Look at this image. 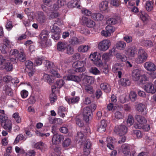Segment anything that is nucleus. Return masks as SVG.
<instances>
[{
    "label": "nucleus",
    "instance_id": "1",
    "mask_svg": "<svg viewBox=\"0 0 156 156\" xmlns=\"http://www.w3.org/2000/svg\"><path fill=\"white\" fill-rule=\"evenodd\" d=\"M135 118L137 122V123H135L134 125V127L135 128L143 129L146 131L150 129V125H145L147 121L144 116L139 115H136L135 116Z\"/></svg>",
    "mask_w": 156,
    "mask_h": 156
},
{
    "label": "nucleus",
    "instance_id": "2",
    "mask_svg": "<svg viewBox=\"0 0 156 156\" xmlns=\"http://www.w3.org/2000/svg\"><path fill=\"white\" fill-rule=\"evenodd\" d=\"M132 78L133 81H138L140 84H143L147 80L146 76L145 74L141 75V71L138 69L133 70Z\"/></svg>",
    "mask_w": 156,
    "mask_h": 156
},
{
    "label": "nucleus",
    "instance_id": "3",
    "mask_svg": "<svg viewBox=\"0 0 156 156\" xmlns=\"http://www.w3.org/2000/svg\"><path fill=\"white\" fill-rule=\"evenodd\" d=\"M147 56L144 50L140 48L138 50V56L135 59V62L137 64L142 63L146 60Z\"/></svg>",
    "mask_w": 156,
    "mask_h": 156
},
{
    "label": "nucleus",
    "instance_id": "4",
    "mask_svg": "<svg viewBox=\"0 0 156 156\" xmlns=\"http://www.w3.org/2000/svg\"><path fill=\"white\" fill-rule=\"evenodd\" d=\"M48 33L46 30H43L40 34V43L41 45L44 47H46L51 45L50 42H48L47 38L48 37Z\"/></svg>",
    "mask_w": 156,
    "mask_h": 156
},
{
    "label": "nucleus",
    "instance_id": "5",
    "mask_svg": "<svg viewBox=\"0 0 156 156\" xmlns=\"http://www.w3.org/2000/svg\"><path fill=\"white\" fill-rule=\"evenodd\" d=\"M114 132L117 134L121 136L126 133L127 129L124 125H118L115 127Z\"/></svg>",
    "mask_w": 156,
    "mask_h": 156
},
{
    "label": "nucleus",
    "instance_id": "6",
    "mask_svg": "<svg viewBox=\"0 0 156 156\" xmlns=\"http://www.w3.org/2000/svg\"><path fill=\"white\" fill-rule=\"evenodd\" d=\"M111 45V42L108 40L105 39L101 41L98 45V48L101 51H106Z\"/></svg>",
    "mask_w": 156,
    "mask_h": 156
},
{
    "label": "nucleus",
    "instance_id": "7",
    "mask_svg": "<svg viewBox=\"0 0 156 156\" xmlns=\"http://www.w3.org/2000/svg\"><path fill=\"white\" fill-rule=\"evenodd\" d=\"M105 29L106 30H102L101 34L102 35L107 37L111 35L115 31V28L114 27L108 25L106 27Z\"/></svg>",
    "mask_w": 156,
    "mask_h": 156
},
{
    "label": "nucleus",
    "instance_id": "8",
    "mask_svg": "<svg viewBox=\"0 0 156 156\" xmlns=\"http://www.w3.org/2000/svg\"><path fill=\"white\" fill-rule=\"evenodd\" d=\"M92 113V110L89 106H87L84 108L83 114L84 120L86 122H89V117L91 116Z\"/></svg>",
    "mask_w": 156,
    "mask_h": 156
},
{
    "label": "nucleus",
    "instance_id": "9",
    "mask_svg": "<svg viewBox=\"0 0 156 156\" xmlns=\"http://www.w3.org/2000/svg\"><path fill=\"white\" fill-rule=\"evenodd\" d=\"M90 58H92L91 59L94 61V64L96 66L99 67L102 66V61L101 59L98 58L97 52L91 54L90 55Z\"/></svg>",
    "mask_w": 156,
    "mask_h": 156
},
{
    "label": "nucleus",
    "instance_id": "10",
    "mask_svg": "<svg viewBox=\"0 0 156 156\" xmlns=\"http://www.w3.org/2000/svg\"><path fill=\"white\" fill-rule=\"evenodd\" d=\"M82 22L88 27H93L95 25V22L90 19L83 16L82 18Z\"/></svg>",
    "mask_w": 156,
    "mask_h": 156
},
{
    "label": "nucleus",
    "instance_id": "11",
    "mask_svg": "<svg viewBox=\"0 0 156 156\" xmlns=\"http://www.w3.org/2000/svg\"><path fill=\"white\" fill-rule=\"evenodd\" d=\"M144 87V90L147 93L154 94L156 91L153 84L150 83L146 84Z\"/></svg>",
    "mask_w": 156,
    "mask_h": 156
},
{
    "label": "nucleus",
    "instance_id": "12",
    "mask_svg": "<svg viewBox=\"0 0 156 156\" xmlns=\"http://www.w3.org/2000/svg\"><path fill=\"white\" fill-rule=\"evenodd\" d=\"M125 51V54L129 57H133L136 54L137 48L135 46H133L129 48Z\"/></svg>",
    "mask_w": 156,
    "mask_h": 156
},
{
    "label": "nucleus",
    "instance_id": "13",
    "mask_svg": "<svg viewBox=\"0 0 156 156\" xmlns=\"http://www.w3.org/2000/svg\"><path fill=\"white\" fill-rule=\"evenodd\" d=\"M63 139V136L56 133L54 134L53 135L52 139V141L53 144H57L60 143Z\"/></svg>",
    "mask_w": 156,
    "mask_h": 156
},
{
    "label": "nucleus",
    "instance_id": "14",
    "mask_svg": "<svg viewBox=\"0 0 156 156\" xmlns=\"http://www.w3.org/2000/svg\"><path fill=\"white\" fill-rule=\"evenodd\" d=\"M144 67L149 71H153L156 70V66L153 62H146L144 64Z\"/></svg>",
    "mask_w": 156,
    "mask_h": 156
},
{
    "label": "nucleus",
    "instance_id": "15",
    "mask_svg": "<svg viewBox=\"0 0 156 156\" xmlns=\"http://www.w3.org/2000/svg\"><path fill=\"white\" fill-rule=\"evenodd\" d=\"M80 0H72L68 3V7L70 8H79L80 6Z\"/></svg>",
    "mask_w": 156,
    "mask_h": 156
},
{
    "label": "nucleus",
    "instance_id": "16",
    "mask_svg": "<svg viewBox=\"0 0 156 156\" xmlns=\"http://www.w3.org/2000/svg\"><path fill=\"white\" fill-rule=\"evenodd\" d=\"M34 147L37 149H39L42 152L44 151L48 147L47 145L42 142L36 143L35 144Z\"/></svg>",
    "mask_w": 156,
    "mask_h": 156
},
{
    "label": "nucleus",
    "instance_id": "17",
    "mask_svg": "<svg viewBox=\"0 0 156 156\" xmlns=\"http://www.w3.org/2000/svg\"><path fill=\"white\" fill-rule=\"evenodd\" d=\"M2 126L6 131L11 132L12 129V124L11 121L9 120L1 125Z\"/></svg>",
    "mask_w": 156,
    "mask_h": 156
},
{
    "label": "nucleus",
    "instance_id": "18",
    "mask_svg": "<svg viewBox=\"0 0 156 156\" xmlns=\"http://www.w3.org/2000/svg\"><path fill=\"white\" fill-rule=\"evenodd\" d=\"M67 43L64 41H59L57 45V49L60 51H64L67 48Z\"/></svg>",
    "mask_w": 156,
    "mask_h": 156
},
{
    "label": "nucleus",
    "instance_id": "19",
    "mask_svg": "<svg viewBox=\"0 0 156 156\" xmlns=\"http://www.w3.org/2000/svg\"><path fill=\"white\" fill-rule=\"evenodd\" d=\"M80 99V98L79 96H76L71 98H69L68 97H66L65 98V100L69 104L77 103L79 101Z\"/></svg>",
    "mask_w": 156,
    "mask_h": 156
},
{
    "label": "nucleus",
    "instance_id": "20",
    "mask_svg": "<svg viewBox=\"0 0 156 156\" xmlns=\"http://www.w3.org/2000/svg\"><path fill=\"white\" fill-rule=\"evenodd\" d=\"M37 21L40 23H43L46 21V17L44 13L42 12L39 11L37 12Z\"/></svg>",
    "mask_w": 156,
    "mask_h": 156
},
{
    "label": "nucleus",
    "instance_id": "21",
    "mask_svg": "<svg viewBox=\"0 0 156 156\" xmlns=\"http://www.w3.org/2000/svg\"><path fill=\"white\" fill-rule=\"evenodd\" d=\"M0 68L2 70L5 69L7 71H10L12 70L13 67L11 63L6 61L2 66L0 67Z\"/></svg>",
    "mask_w": 156,
    "mask_h": 156
},
{
    "label": "nucleus",
    "instance_id": "22",
    "mask_svg": "<svg viewBox=\"0 0 156 156\" xmlns=\"http://www.w3.org/2000/svg\"><path fill=\"white\" fill-rule=\"evenodd\" d=\"M136 110L139 112H143V114H146L147 112V111H146V106L141 103L138 105L136 108Z\"/></svg>",
    "mask_w": 156,
    "mask_h": 156
},
{
    "label": "nucleus",
    "instance_id": "23",
    "mask_svg": "<svg viewBox=\"0 0 156 156\" xmlns=\"http://www.w3.org/2000/svg\"><path fill=\"white\" fill-rule=\"evenodd\" d=\"M91 17L95 21H100L103 20L104 16L101 13H96L92 14Z\"/></svg>",
    "mask_w": 156,
    "mask_h": 156
},
{
    "label": "nucleus",
    "instance_id": "24",
    "mask_svg": "<svg viewBox=\"0 0 156 156\" xmlns=\"http://www.w3.org/2000/svg\"><path fill=\"white\" fill-rule=\"evenodd\" d=\"M107 126V122L105 120H102L101 122V124L98 129L100 132L103 133L105 130V127Z\"/></svg>",
    "mask_w": 156,
    "mask_h": 156
},
{
    "label": "nucleus",
    "instance_id": "25",
    "mask_svg": "<svg viewBox=\"0 0 156 156\" xmlns=\"http://www.w3.org/2000/svg\"><path fill=\"white\" fill-rule=\"evenodd\" d=\"M107 141L108 142L107 147L111 150H113L114 148L113 144L115 142L112 138L111 137H108L107 138Z\"/></svg>",
    "mask_w": 156,
    "mask_h": 156
},
{
    "label": "nucleus",
    "instance_id": "26",
    "mask_svg": "<svg viewBox=\"0 0 156 156\" xmlns=\"http://www.w3.org/2000/svg\"><path fill=\"white\" fill-rule=\"evenodd\" d=\"M86 64V62L85 60L76 61L73 63L72 66L73 68H77L80 66H85Z\"/></svg>",
    "mask_w": 156,
    "mask_h": 156
},
{
    "label": "nucleus",
    "instance_id": "27",
    "mask_svg": "<svg viewBox=\"0 0 156 156\" xmlns=\"http://www.w3.org/2000/svg\"><path fill=\"white\" fill-rule=\"evenodd\" d=\"M18 59L20 61L22 62H24L26 61V56L23 50L21 49L20 50L18 56Z\"/></svg>",
    "mask_w": 156,
    "mask_h": 156
},
{
    "label": "nucleus",
    "instance_id": "28",
    "mask_svg": "<svg viewBox=\"0 0 156 156\" xmlns=\"http://www.w3.org/2000/svg\"><path fill=\"white\" fill-rule=\"evenodd\" d=\"M69 43L73 45L81 44V41L76 37H74L69 39Z\"/></svg>",
    "mask_w": 156,
    "mask_h": 156
},
{
    "label": "nucleus",
    "instance_id": "29",
    "mask_svg": "<svg viewBox=\"0 0 156 156\" xmlns=\"http://www.w3.org/2000/svg\"><path fill=\"white\" fill-rule=\"evenodd\" d=\"M138 15L143 22L146 21L149 18L148 15L143 11H140L138 14Z\"/></svg>",
    "mask_w": 156,
    "mask_h": 156
},
{
    "label": "nucleus",
    "instance_id": "30",
    "mask_svg": "<svg viewBox=\"0 0 156 156\" xmlns=\"http://www.w3.org/2000/svg\"><path fill=\"white\" fill-rule=\"evenodd\" d=\"M100 87L102 90L107 93L109 92L111 90L110 86L106 83H101V84Z\"/></svg>",
    "mask_w": 156,
    "mask_h": 156
},
{
    "label": "nucleus",
    "instance_id": "31",
    "mask_svg": "<svg viewBox=\"0 0 156 156\" xmlns=\"http://www.w3.org/2000/svg\"><path fill=\"white\" fill-rule=\"evenodd\" d=\"M118 23V20L116 17H112L108 19L107 21V24L109 25H114Z\"/></svg>",
    "mask_w": 156,
    "mask_h": 156
},
{
    "label": "nucleus",
    "instance_id": "32",
    "mask_svg": "<svg viewBox=\"0 0 156 156\" xmlns=\"http://www.w3.org/2000/svg\"><path fill=\"white\" fill-rule=\"evenodd\" d=\"M140 42L141 45L143 46L147 47H151L153 46V43L150 40H141Z\"/></svg>",
    "mask_w": 156,
    "mask_h": 156
},
{
    "label": "nucleus",
    "instance_id": "33",
    "mask_svg": "<svg viewBox=\"0 0 156 156\" xmlns=\"http://www.w3.org/2000/svg\"><path fill=\"white\" fill-rule=\"evenodd\" d=\"M43 78L45 81H47L49 83H52L54 82V79L51 75L45 74L43 76Z\"/></svg>",
    "mask_w": 156,
    "mask_h": 156
},
{
    "label": "nucleus",
    "instance_id": "34",
    "mask_svg": "<svg viewBox=\"0 0 156 156\" xmlns=\"http://www.w3.org/2000/svg\"><path fill=\"white\" fill-rule=\"evenodd\" d=\"M126 46V43L123 41H119L116 44L117 48L121 50H124Z\"/></svg>",
    "mask_w": 156,
    "mask_h": 156
},
{
    "label": "nucleus",
    "instance_id": "35",
    "mask_svg": "<svg viewBox=\"0 0 156 156\" xmlns=\"http://www.w3.org/2000/svg\"><path fill=\"white\" fill-rule=\"evenodd\" d=\"M108 6V2L106 1L101 2L99 5V8L101 11H104L107 9Z\"/></svg>",
    "mask_w": 156,
    "mask_h": 156
},
{
    "label": "nucleus",
    "instance_id": "36",
    "mask_svg": "<svg viewBox=\"0 0 156 156\" xmlns=\"http://www.w3.org/2000/svg\"><path fill=\"white\" fill-rule=\"evenodd\" d=\"M122 69V67L121 64L116 63L114 64L112 66V70L114 73L117 72Z\"/></svg>",
    "mask_w": 156,
    "mask_h": 156
},
{
    "label": "nucleus",
    "instance_id": "37",
    "mask_svg": "<svg viewBox=\"0 0 156 156\" xmlns=\"http://www.w3.org/2000/svg\"><path fill=\"white\" fill-rule=\"evenodd\" d=\"M90 48V47L86 45H82L80 46L78 48L79 52H85L87 51Z\"/></svg>",
    "mask_w": 156,
    "mask_h": 156
},
{
    "label": "nucleus",
    "instance_id": "38",
    "mask_svg": "<svg viewBox=\"0 0 156 156\" xmlns=\"http://www.w3.org/2000/svg\"><path fill=\"white\" fill-rule=\"evenodd\" d=\"M59 15L57 12H52L51 13H48L47 14L48 18L49 20H52L58 17Z\"/></svg>",
    "mask_w": 156,
    "mask_h": 156
},
{
    "label": "nucleus",
    "instance_id": "39",
    "mask_svg": "<svg viewBox=\"0 0 156 156\" xmlns=\"http://www.w3.org/2000/svg\"><path fill=\"white\" fill-rule=\"evenodd\" d=\"M145 8L147 10L148 12L151 11L153 9V4L152 2L150 1L146 2Z\"/></svg>",
    "mask_w": 156,
    "mask_h": 156
},
{
    "label": "nucleus",
    "instance_id": "40",
    "mask_svg": "<svg viewBox=\"0 0 156 156\" xmlns=\"http://www.w3.org/2000/svg\"><path fill=\"white\" fill-rule=\"evenodd\" d=\"M45 66L47 69H50V70L53 69L55 67V66L53 63L48 60L46 61Z\"/></svg>",
    "mask_w": 156,
    "mask_h": 156
},
{
    "label": "nucleus",
    "instance_id": "41",
    "mask_svg": "<svg viewBox=\"0 0 156 156\" xmlns=\"http://www.w3.org/2000/svg\"><path fill=\"white\" fill-rule=\"evenodd\" d=\"M3 90L5 92L6 94L9 96H11L12 95L13 93L12 89L10 87L8 86L4 87Z\"/></svg>",
    "mask_w": 156,
    "mask_h": 156
},
{
    "label": "nucleus",
    "instance_id": "42",
    "mask_svg": "<svg viewBox=\"0 0 156 156\" xmlns=\"http://www.w3.org/2000/svg\"><path fill=\"white\" fill-rule=\"evenodd\" d=\"M51 31L53 33H57L61 32L60 29L56 25H54L51 27Z\"/></svg>",
    "mask_w": 156,
    "mask_h": 156
},
{
    "label": "nucleus",
    "instance_id": "43",
    "mask_svg": "<svg viewBox=\"0 0 156 156\" xmlns=\"http://www.w3.org/2000/svg\"><path fill=\"white\" fill-rule=\"evenodd\" d=\"M116 58L118 60L124 61L126 60V57L124 55L120 53H118L116 55Z\"/></svg>",
    "mask_w": 156,
    "mask_h": 156
},
{
    "label": "nucleus",
    "instance_id": "44",
    "mask_svg": "<svg viewBox=\"0 0 156 156\" xmlns=\"http://www.w3.org/2000/svg\"><path fill=\"white\" fill-rule=\"evenodd\" d=\"M121 149L124 154H129V147L128 145L125 144H122Z\"/></svg>",
    "mask_w": 156,
    "mask_h": 156
},
{
    "label": "nucleus",
    "instance_id": "45",
    "mask_svg": "<svg viewBox=\"0 0 156 156\" xmlns=\"http://www.w3.org/2000/svg\"><path fill=\"white\" fill-rule=\"evenodd\" d=\"M114 117L115 119H122L124 117L123 114L120 111H116L114 113Z\"/></svg>",
    "mask_w": 156,
    "mask_h": 156
},
{
    "label": "nucleus",
    "instance_id": "46",
    "mask_svg": "<svg viewBox=\"0 0 156 156\" xmlns=\"http://www.w3.org/2000/svg\"><path fill=\"white\" fill-rule=\"evenodd\" d=\"M89 72L95 75H99L100 74V71L95 67H92L90 69Z\"/></svg>",
    "mask_w": 156,
    "mask_h": 156
},
{
    "label": "nucleus",
    "instance_id": "47",
    "mask_svg": "<svg viewBox=\"0 0 156 156\" xmlns=\"http://www.w3.org/2000/svg\"><path fill=\"white\" fill-rule=\"evenodd\" d=\"M134 122V120L133 116L129 115L127 120V123L128 126H130L132 125Z\"/></svg>",
    "mask_w": 156,
    "mask_h": 156
},
{
    "label": "nucleus",
    "instance_id": "48",
    "mask_svg": "<svg viewBox=\"0 0 156 156\" xmlns=\"http://www.w3.org/2000/svg\"><path fill=\"white\" fill-rule=\"evenodd\" d=\"M9 120L5 114H0V123L2 125L7 120Z\"/></svg>",
    "mask_w": 156,
    "mask_h": 156
},
{
    "label": "nucleus",
    "instance_id": "49",
    "mask_svg": "<svg viewBox=\"0 0 156 156\" xmlns=\"http://www.w3.org/2000/svg\"><path fill=\"white\" fill-rule=\"evenodd\" d=\"M24 139L23 136L22 134H19L18 135L15 139L14 142V144H18L20 141Z\"/></svg>",
    "mask_w": 156,
    "mask_h": 156
},
{
    "label": "nucleus",
    "instance_id": "50",
    "mask_svg": "<svg viewBox=\"0 0 156 156\" xmlns=\"http://www.w3.org/2000/svg\"><path fill=\"white\" fill-rule=\"evenodd\" d=\"M71 143V141L69 138L66 139L62 143V145L64 147H69Z\"/></svg>",
    "mask_w": 156,
    "mask_h": 156
},
{
    "label": "nucleus",
    "instance_id": "51",
    "mask_svg": "<svg viewBox=\"0 0 156 156\" xmlns=\"http://www.w3.org/2000/svg\"><path fill=\"white\" fill-rule=\"evenodd\" d=\"M129 98L133 101H134L137 98V95L136 92L131 91L129 94Z\"/></svg>",
    "mask_w": 156,
    "mask_h": 156
},
{
    "label": "nucleus",
    "instance_id": "52",
    "mask_svg": "<svg viewBox=\"0 0 156 156\" xmlns=\"http://www.w3.org/2000/svg\"><path fill=\"white\" fill-rule=\"evenodd\" d=\"M44 59L43 57H38L36 58L35 60V63L37 66L40 65L42 63V62Z\"/></svg>",
    "mask_w": 156,
    "mask_h": 156
},
{
    "label": "nucleus",
    "instance_id": "53",
    "mask_svg": "<svg viewBox=\"0 0 156 156\" xmlns=\"http://www.w3.org/2000/svg\"><path fill=\"white\" fill-rule=\"evenodd\" d=\"M57 96L55 93H52L50 96V100L51 103H54L57 100Z\"/></svg>",
    "mask_w": 156,
    "mask_h": 156
},
{
    "label": "nucleus",
    "instance_id": "54",
    "mask_svg": "<svg viewBox=\"0 0 156 156\" xmlns=\"http://www.w3.org/2000/svg\"><path fill=\"white\" fill-rule=\"evenodd\" d=\"M26 66L27 68L29 69H33V62L30 61L28 60L25 62Z\"/></svg>",
    "mask_w": 156,
    "mask_h": 156
},
{
    "label": "nucleus",
    "instance_id": "55",
    "mask_svg": "<svg viewBox=\"0 0 156 156\" xmlns=\"http://www.w3.org/2000/svg\"><path fill=\"white\" fill-rule=\"evenodd\" d=\"M55 83V85L57 86L58 88H60L64 85L65 82L62 80H58Z\"/></svg>",
    "mask_w": 156,
    "mask_h": 156
},
{
    "label": "nucleus",
    "instance_id": "56",
    "mask_svg": "<svg viewBox=\"0 0 156 156\" xmlns=\"http://www.w3.org/2000/svg\"><path fill=\"white\" fill-rule=\"evenodd\" d=\"M66 53L69 55H72L74 52V49L70 45H68L67 47Z\"/></svg>",
    "mask_w": 156,
    "mask_h": 156
},
{
    "label": "nucleus",
    "instance_id": "57",
    "mask_svg": "<svg viewBox=\"0 0 156 156\" xmlns=\"http://www.w3.org/2000/svg\"><path fill=\"white\" fill-rule=\"evenodd\" d=\"M16 121L18 123H20L21 121V119L19 115V113L17 112L14 113L12 115Z\"/></svg>",
    "mask_w": 156,
    "mask_h": 156
},
{
    "label": "nucleus",
    "instance_id": "58",
    "mask_svg": "<svg viewBox=\"0 0 156 156\" xmlns=\"http://www.w3.org/2000/svg\"><path fill=\"white\" fill-rule=\"evenodd\" d=\"M113 103H110L107 105V109L108 110L113 111L115 110L116 107Z\"/></svg>",
    "mask_w": 156,
    "mask_h": 156
},
{
    "label": "nucleus",
    "instance_id": "59",
    "mask_svg": "<svg viewBox=\"0 0 156 156\" xmlns=\"http://www.w3.org/2000/svg\"><path fill=\"white\" fill-rule=\"evenodd\" d=\"M19 53L18 51L16 49L11 50L10 52V54L11 55H14L16 58H17Z\"/></svg>",
    "mask_w": 156,
    "mask_h": 156
},
{
    "label": "nucleus",
    "instance_id": "60",
    "mask_svg": "<svg viewBox=\"0 0 156 156\" xmlns=\"http://www.w3.org/2000/svg\"><path fill=\"white\" fill-rule=\"evenodd\" d=\"M84 137V135L83 133L81 132H78L77 133L76 137L77 140L81 141Z\"/></svg>",
    "mask_w": 156,
    "mask_h": 156
},
{
    "label": "nucleus",
    "instance_id": "61",
    "mask_svg": "<svg viewBox=\"0 0 156 156\" xmlns=\"http://www.w3.org/2000/svg\"><path fill=\"white\" fill-rule=\"evenodd\" d=\"M85 89L87 92L90 94L92 93L93 91V88L90 85H86L85 87Z\"/></svg>",
    "mask_w": 156,
    "mask_h": 156
},
{
    "label": "nucleus",
    "instance_id": "62",
    "mask_svg": "<svg viewBox=\"0 0 156 156\" xmlns=\"http://www.w3.org/2000/svg\"><path fill=\"white\" fill-rule=\"evenodd\" d=\"M76 124L80 127H82L83 126V123L80 119L79 117H76Z\"/></svg>",
    "mask_w": 156,
    "mask_h": 156
},
{
    "label": "nucleus",
    "instance_id": "63",
    "mask_svg": "<svg viewBox=\"0 0 156 156\" xmlns=\"http://www.w3.org/2000/svg\"><path fill=\"white\" fill-rule=\"evenodd\" d=\"M60 33H53L51 35L52 38L54 40H58L60 38Z\"/></svg>",
    "mask_w": 156,
    "mask_h": 156
},
{
    "label": "nucleus",
    "instance_id": "64",
    "mask_svg": "<svg viewBox=\"0 0 156 156\" xmlns=\"http://www.w3.org/2000/svg\"><path fill=\"white\" fill-rule=\"evenodd\" d=\"M36 152L34 150H30L26 153V156H34Z\"/></svg>",
    "mask_w": 156,
    "mask_h": 156
}]
</instances>
